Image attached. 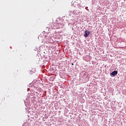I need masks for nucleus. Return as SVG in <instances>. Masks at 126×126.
Here are the masks:
<instances>
[{
    "label": "nucleus",
    "mask_w": 126,
    "mask_h": 126,
    "mask_svg": "<svg viewBox=\"0 0 126 126\" xmlns=\"http://www.w3.org/2000/svg\"><path fill=\"white\" fill-rule=\"evenodd\" d=\"M85 34H84V36L85 37V38H87V37H88V35H89V34H90V32L88 31H86L85 32Z\"/></svg>",
    "instance_id": "obj_1"
},
{
    "label": "nucleus",
    "mask_w": 126,
    "mask_h": 126,
    "mask_svg": "<svg viewBox=\"0 0 126 126\" xmlns=\"http://www.w3.org/2000/svg\"><path fill=\"white\" fill-rule=\"evenodd\" d=\"M118 74V71H114L111 73V75L113 76H116Z\"/></svg>",
    "instance_id": "obj_2"
},
{
    "label": "nucleus",
    "mask_w": 126,
    "mask_h": 126,
    "mask_svg": "<svg viewBox=\"0 0 126 126\" xmlns=\"http://www.w3.org/2000/svg\"><path fill=\"white\" fill-rule=\"evenodd\" d=\"M56 26H57L58 27H59V28H62V27L63 26V24L61 23H58V24H57Z\"/></svg>",
    "instance_id": "obj_3"
},
{
    "label": "nucleus",
    "mask_w": 126,
    "mask_h": 126,
    "mask_svg": "<svg viewBox=\"0 0 126 126\" xmlns=\"http://www.w3.org/2000/svg\"><path fill=\"white\" fill-rule=\"evenodd\" d=\"M72 65H73V63H72Z\"/></svg>",
    "instance_id": "obj_4"
}]
</instances>
